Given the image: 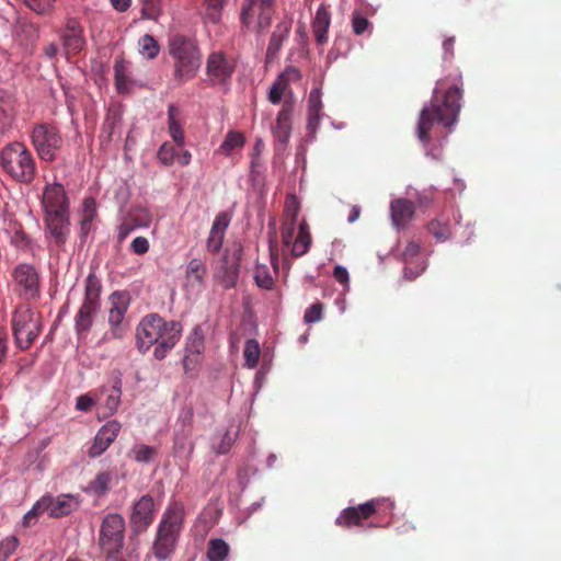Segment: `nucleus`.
I'll return each mask as SVG.
<instances>
[{"label": "nucleus", "instance_id": "nucleus-44", "mask_svg": "<svg viewBox=\"0 0 561 561\" xmlns=\"http://www.w3.org/2000/svg\"><path fill=\"white\" fill-rule=\"evenodd\" d=\"M131 453L137 462H149L157 454V450L154 447L141 444L134 446Z\"/></svg>", "mask_w": 561, "mask_h": 561}, {"label": "nucleus", "instance_id": "nucleus-17", "mask_svg": "<svg viewBox=\"0 0 561 561\" xmlns=\"http://www.w3.org/2000/svg\"><path fill=\"white\" fill-rule=\"evenodd\" d=\"M206 70L214 83H224L232 76L234 64L222 51H214L208 56Z\"/></svg>", "mask_w": 561, "mask_h": 561}, {"label": "nucleus", "instance_id": "nucleus-8", "mask_svg": "<svg viewBox=\"0 0 561 561\" xmlns=\"http://www.w3.org/2000/svg\"><path fill=\"white\" fill-rule=\"evenodd\" d=\"M101 289V280L95 274H89L85 279L84 300L75 318V329L79 337L84 336L92 327L93 316L100 308Z\"/></svg>", "mask_w": 561, "mask_h": 561}, {"label": "nucleus", "instance_id": "nucleus-31", "mask_svg": "<svg viewBox=\"0 0 561 561\" xmlns=\"http://www.w3.org/2000/svg\"><path fill=\"white\" fill-rule=\"evenodd\" d=\"M311 245V234L306 220L299 224L298 233L293 242L291 254L296 257L306 254Z\"/></svg>", "mask_w": 561, "mask_h": 561}, {"label": "nucleus", "instance_id": "nucleus-28", "mask_svg": "<svg viewBox=\"0 0 561 561\" xmlns=\"http://www.w3.org/2000/svg\"><path fill=\"white\" fill-rule=\"evenodd\" d=\"M285 213L289 222H285L282 228V240L284 245L288 247L293 242L296 219L299 214V203L294 196L287 197L285 202Z\"/></svg>", "mask_w": 561, "mask_h": 561}, {"label": "nucleus", "instance_id": "nucleus-34", "mask_svg": "<svg viewBox=\"0 0 561 561\" xmlns=\"http://www.w3.org/2000/svg\"><path fill=\"white\" fill-rule=\"evenodd\" d=\"M427 229H428L430 233L438 242H445L451 236L449 220L446 218H443V217H437V218L433 219L428 224Z\"/></svg>", "mask_w": 561, "mask_h": 561}, {"label": "nucleus", "instance_id": "nucleus-7", "mask_svg": "<svg viewBox=\"0 0 561 561\" xmlns=\"http://www.w3.org/2000/svg\"><path fill=\"white\" fill-rule=\"evenodd\" d=\"M277 0H243L240 10V22L248 31L257 33L270 27L276 11Z\"/></svg>", "mask_w": 561, "mask_h": 561}, {"label": "nucleus", "instance_id": "nucleus-58", "mask_svg": "<svg viewBox=\"0 0 561 561\" xmlns=\"http://www.w3.org/2000/svg\"><path fill=\"white\" fill-rule=\"evenodd\" d=\"M193 443L187 439V436L176 438L174 440L175 453L190 455L193 451Z\"/></svg>", "mask_w": 561, "mask_h": 561}, {"label": "nucleus", "instance_id": "nucleus-1", "mask_svg": "<svg viewBox=\"0 0 561 561\" xmlns=\"http://www.w3.org/2000/svg\"><path fill=\"white\" fill-rule=\"evenodd\" d=\"M461 98V90L457 85L448 88L443 94L438 88L434 90L430 105L422 108L417 123V138L423 144L430 142V131L434 123L444 127H450L456 123Z\"/></svg>", "mask_w": 561, "mask_h": 561}, {"label": "nucleus", "instance_id": "nucleus-64", "mask_svg": "<svg viewBox=\"0 0 561 561\" xmlns=\"http://www.w3.org/2000/svg\"><path fill=\"white\" fill-rule=\"evenodd\" d=\"M8 334L5 329L0 328V363L4 360L8 350Z\"/></svg>", "mask_w": 561, "mask_h": 561}, {"label": "nucleus", "instance_id": "nucleus-56", "mask_svg": "<svg viewBox=\"0 0 561 561\" xmlns=\"http://www.w3.org/2000/svg\"><path fill=\"white\" fill-rule=\"evenodd\" d=\"M149 241L145 237H136L131 243L130 249L133 253L144 255L149 251Z\"/></svg>", "mask_w": 561, "mask_h": 561}, {"label": "nucleus", "instance_id": "nucleus-55", "mask_svg": "<svg viewBox=\"0 0 561 561\" xmlns=\"http://www.w3.org/2000/svg\"><path fill=\"white\" fill-rule=\"evenodd\" d=\"M95 403H98V397H93L90 393L81 394L77 398L76 408L79 411L88 412Z\"/></svg>", "mask_w": 561, "mask_h": 561}, {"label": "nucleus", "instance_id": "nucleus-26", "mask_svg": "<svg viewBox=\"0 0 561 561\" xmlns=\"http://www.w3.org/2000/svg\"><path fill=\"white\" fill-rule=\"evenodd\" d=\"M291 28L290 21H280L274 27V31L271 35L270 43L266 49V61H272L276 58L278 51L282 48V45L285 39H287L289 32Z\"/></svg>", "mask_w": 561, "mask_h": 561}, {"label": "nucleus", "instance_id": "nucleus-12", "mask_svg": "<svg viewBox=\"0 0 561 561\" xmlns=\"http://www.w3.org/2000/svg\"><path fill=\"white\" fill-rule=\"evenodd\" d=\"M392 506V503H387L385 500L373 499L364 504L344 508L336 517L335 524L345 528L362 526L364 520L370 518L382 510L391 508Z\"/></svg>", "mask_w": 561, "mask_h": 561}, {"label": "nucleus", "instance_id": "nucleus-18", "mask_svg": "<svg viewBox=\"0 0 561 561\" xmlns=\"http://www.w3.org/2000/svg\"><path fill=\"white\" fill-rule=\"evenodd\" d=\"M122 425L116 420L106 422L96 433L92 445L88 449L90 458L101 456L116 439L121 432Z\"/></svg>", "mask_w": 561, "mask_h": 561}, {"label": "nucleus", "instance_id": "nucleus-22", "mask_svg": "<svg viewBox=\"0 0 561 561\" xmlns=\"http://www.w3.org/2000/svg\"><path fill=\"white\" fill-rule=\"evenodd\" d=\"M331 20L332 14L330 11V5L325 2H322L318 7L311 23L314 41L318 46H323L328 43V33L331 25Z\"/></svg>", "mask_w": 561, "mask_h": 561}, {"label": "nucleus", "instance_id": "nucleus-40", "mask_svg": "<svg viewBox=\"0 0 561 561\" xmlns=\"http://www.w3.org/2000/svg\"><path fill=\"white\" fill-rule=\"evenodd\" d=\"M244 142L245 138L241 133L230 130L227 133L225 140L220 145V150L226 154H229L233 149L243 147Z\"/></svg>", "mask_w": 561, "mask_h": 561}, {"label": "nucleus", "instance_id": "nucleus-10", "mask_svg": "<svg viewBox=\"0 0 561 561\" xmlns=\"http://www.w3.org/2000/svg\"><path fill=\"white\" fill-rule=\"evenodd\" d=\"M31 138L37 154L44 161L55 160L64 144L59 130L47 123L35 125Z\"/></svg>", "mask_w": 561, "mask_h": 561}, {"label": "nucleus", "instance_id": "nucleus-32", "mask_svg": "<svg viewBox=\"0 0 561 561\" xmlns=\"http://www.w3.org/2000/svg\"><path fill=\"white\" fill-rule=\"evenodd\" d=\"M180 111L174 104L168 106V127L173 141L182 147L184 145V131L179 121Z\"/></svg>", "mask_w": 561, "mask_h": 561}, {"label": "nucleus", "instance_id": "nucleus-54", "mask_svg": "<svg viewBox=\"0 0 561 561\" xmlns=\"http://www.w3.org/2000/svg\"><path fill=\"white\" fill-rule=\"evenodd\" d=\"M225 234L210 230L207 239V250L216 253L221 249Z\"/></svg>", "mask_w": 561, "mask_h": 561}, {"label": "nucleus", "instance_id": "nucleus-43", "mask_svg": "<svg viewBox=\"0 0 561 561\" xmlns=\"http://www.w3.org/2000/svg\"><path fill=\"white\" fill-rule=\"evenodd\" d=\"M288 90L287 83L277 77L270 88L267 99L272 104H278Z\"/></svg>", "mask_w": 561, "mask_h": 561}, {"label": "nucleus", "instance_id": "nucleus-61", "mask_svg": "<svg viewBox=\"0 0 561 561\" xmlns=\"http://www.w3.org/2000/svg\"><path fill=\"white\" fill-rule=\"evenodd\" d=\"M420 252V244L415 241H410L403 253H402V256H403V260L405 263H408L410 260H412L414 256H416Z\"/></svg>", "mask_w": 561, "mask_h": 561}, {"label": "nucleus", "instance_id": "nucleus-27", "mask_svg": "<svg viewBox=\"0 0 561 561\" xmlns=\"http://www.w3.org/2000/svg\"><path fill=\"white\" fill-rule=\"evenodd\" d=\"M206 264L201 259H192L185 272V286L201 290L205 286Z\"/></svg>", "mask_w": 561, "mask_h": 561}, {"label": "nucleus", "instance_id": "nucleus-48", "mask_svg": "<svg viewBox=\"0 0 561 561\" xmlns=\"http://www.w3.org/2000/svg\"><path fill=\"white\" fill-rule=\"evenodd\" d=\"M112 476L110 472H100L95 479L91 482V488L99 494H104L110 489Z\"/></svg>", "mask_w": 561, "mask_h": 561}, {"label": "nucleus", "instance_id": "nucleus-4", "mask_svg": "<svg viewBox=\"0 0 561 561\" xmlns=\"http://www.w3.org/2000/svg\"><path fill=\"white\" fill-rule=\"evenodd\" d=\"M0 165L3 172L18 183L30 184L36 175V163L23 142L13 141L0 152Z\"/></svg>", "mask_w": 561, "mask_h": 561}, {"label": "nucleus", "instance_id": "nucleus-42", "mask_svg": "<svg viewBox=\"0 0 561 561\" xmlns=\"http://www.w3.org/2000/svg\"><path fill=\"white\" fill-rule=\"evenodd\" d=\"M140 2L142 18L157 21L162 12L161 0H140Z\"/></svg>", "mask_w": 561, "mask_h": 561}, {"label": "nucleus", "instance_id": "nucleus-14", "mask_svg": "<svg viewBox=\"0 0 561 561\" xmlns=\"http://www.w3.org/2000/svg\"><path fill=\"white\" fill-rule=\"evenodd\" d=\"M45 231L47 238H50L54 243L61 248L70 233V219L69 213H55L44 215Z\"/></svg>", "mask_w": 561, "mask_h": 561}, {"label": "nucleus", "instance_id": "nucleus-53", "mask_svg": "<svg viewBox=\"0 0 561 561\" xmlns=\"http://www.w3.org/2000/svg\"><path fill=\"white\" fill-rule=\"evenodd\" d=\"M234 440L236 435H232L229 431H227L222 436L220 443L217 446H214L215 453L218 455L227 454L231 449Z\"/></svg>", "mask_w": 561, "mask_h": 561}, {"label": "nucleus", "instance_id": "nucleus-33", "mask_svg": "<svg viewBox=\"0 0 561 561\" xmlns=\"http://www.w3.org/2000/svg\"><path fill=\"white\" fill-rule=\"evenodd\" d=\"M227 2L228 0H204L202 4L204 10L203 18L213 24L219 23Z\"/></svg>", "mask_w": 561, "mask_h": 561}, {"label": "nucleus", "instance_id": "nucleus-16", "mask_svg": "<svg viewBox=\"0 0 561 561\" xmlns=\"http://www.w3.org/2000/svg\"><path fill=\"white\" fill-rule=\"evenodd\" d=\"M42 205L44 215L69 213V201L65 188L59 183L47 184L43 192Z\"/></svg>", "mask_w": 561, "mask_h": 561}, {"label": "nucleus", "instance_id": "nucleus-46", "mask_svg": "<svg viewBox=\"0 0 561 561\" xmlns=\"http://www.w3.org/2000/svg\"><path fill=\"white\" fill-rule=\"evenodd\" d=\"M371 27L369 20L359 11L352 14V28L356 35H363Z\"/></svg>", "mask_w": 561, "mask_h": 561}, {"label": "nucleus", "instance_id": "nucleus-19", "mask_svg": "<svg viewBox=\"0 0 561 561\" xmlns=\"http://www.w3.org/2000/svg\"><path fill=\"white\" fill-rule=\"evenodd\" d=\"M77 502L70 495H45L37 501V508H43L49 517L59 518L69 515L77 508Z\"/></svg>", "mask_w": 561, "mask_h": 561}, {"label": "nucleus", "instance_id": "nucleus-39", "mask_svg": "<svg viewBox=\"0 0 561 561\" xmlns=\"http://www.w3.org/2000/svg\"><path fill=\"white\" fill-rule=\"evenodd\" d=\"M139 53L149 59H153L160 51V46L153 36L145 34L139 38Z\"/></svg>", "mask_w": 561, "mask_h": 561}, {"label": "nucleus", "instance_id": "nucleus-29", "mask_svg": "<svg viewBox=\"0 0 561 561\" xmlns=\"http://www.w3.org/2000/svg\"><path fill=\"white\" fill-rule=\"evenodd\" d=\"M271 263L272 268L266 264H256L254 279L261 288L271 289L274 285V275L278 272L277 256L274 253L271 254Z\"/></svg>", "mask_w": 561, "mask_h": 561}, {"label": "nucleus", "instance_id": "nucleus-5", "mask_svg": "<svg viewBox=\"0 0 561 561\" xmlns=\"http://www.w3.org/2000/svg\"><path fill=\"white\" fill-rule=\"evenodd\" d=\"M169 54L174 60V78L181 82L192 80L201 67V53L188 37L175 34L169 39Z\"/></svg>", "mask_w": 561, "mask_h": 561}, {"label": "nucleus", "instance_id": "nucleus-35", "mask_svg": "<svg viewBox=\"0 0 561 561\" xmlns=\"http://www.w3.org/2000/svg\"><path fill=\"white\" fill-rule=\"evenodd\" d=\"M242 254V249L238 248L233 254L232 259L230 260L228 256L225 257V273L227 274V283L226 287H233L236 285L238 274H239V267H240V259Z\"/></svg>", "mask_w": 561, "mask_h": 561}, {"label": "nucleus", "instance_id": "nucleus-47", "mask_svg": "<svg viewBox=\"0 0 561 561\" xmlns=\"http://www.w3.org/2000/svg\"><path fill=\"white\" fill-rule=\"evenodd\" d=\"M19 543V539L15 536L4 538L0 542V561H7L8 558L16 550Z\"/></svg>", "mask_w": 561, "mask_h": 561}, {"label": "nucleus", "instance_id": "nucleus-13", "mask_svg": "<svg viewBox=\"0 0 561 561\" xmlns=\"http://www.w3.org/2000/svg\"><path fill=\"white\" fill-rule=\"evenodd\" d=\"M59 37L67 56L77 55L85 46L84 30L75 18H68L60 30Z\"/></svg>", "mask_w": 561, "mask_h": 561}, {"label": "nucleus", "instance_id": "nucleus-60", "mask_svg": "<svg viewBox=\"0 0 561 561\" xmlns=\"http://www.w3.org/2000/svg\"><path fill=\"white\" fill-rule=\"evenodd\" d=\"M135 229H137L133 222L130 220H128L127 218H125L122 224L118 226V231H117V239H118V242H123L128 236L130 232H133Z\"/></svg>", "mask_w": 561, "mask_h": 561}, {"label": "nucleus", "instance_id": "nucleus-23", "mask_svg": "<svg viewBox=\"0 0 561 561\" xmlns=\"http://www.w3.org/2000/svg\"><path fill=\"white\" fill-rule=\"evenodd\" d=\"M293 104L285 102L277 114L276 124L272 127L274 137L279 144L286 145L291 134Z\"/></svg>", "mask_w": 561, "mask_h": 561}, {"label": "nucleus", "instance_id": "nucleus-51", "mask_svg": "<svg viewBox=\"0 0 561 561\" xmlns=\"http://www.w3.org/2000/svg\"><path fill=\"white\" fill-rule=\"evenodd\" d=\"M175 150L174 147L164 142L158 150V159L164 164L170 165L174 161Z\"/></svg>", "mask_w": 561, "mask_h": 561}, {"label": "nucleus", "instance_id": "nucleus-9", "mask_svg": "<svg viewBox=\"0 0 561 561\" xmlns=\"http://www.w3.org/2000/svg\"><path fill=\"white\" fill-rule=\"evenodd\" d=\"M125 519L121 514H107L101 524L99 542L107 557L117 554L124 546Z\"/></svg>", "mask_w": 561, "mask_h": 561}, {"label": "nucleus", "instance_id": "nucleus-36", "mask_svg": "<svg viewBox=\"0 0 561 561\" xmlns=\"http://www.w3.org/2000/svg\"><path fill=\"white\" fill-rule=\"evenodd\" d=\"M229 545L220 538H213L208 541L207 559L209 561H224L229 554Z\"/></svg>", "mask_w": 561, "mask_h": 561}, {"label": "nucleus", "instance_id": "nucleus-11", "mask_svg": "<svg viewBox=\"0 0 561 561\" xmlns=\"http://www.w3.org/2000/svg\"><path fill=\"white\" fill-rule=\"evenodd\" d=\"M14 293L25 299L34 300L39 297L41 275L37 268L28 263H20L12 271Z\"/></svg>", "mask_w": 561, "mask_h": 561}, {"label": "nucleus", "instance_id": "nucleus-3", "mask_svg": "<svg viewBox=\"0 0 561 561\" xmlns=\"http://www.w3.org/2000/svg\"><path fill=\"white\" fill-rule=\"evenodd\" d=\"M183 504L178 501L171 502L158 525L157 534L150 552L146 557V561H149L151 556L160 561H165L173 554L183 527Z\"/></svg>", "mask_w": 561, "mask_h": 561}, {"label": "nucleus", "instance_id": "nucleus-37", "mask_svg": "<svg viewBox=\"0 0 561 561\" xmlns=\"http://www.w3.org/2000/svg\"><path fill=\"white\" fill-rule=\"evenodd\" d=\"M96 215V210L94 207V201L93 199H85L84 202V210H83V217L80 221V237L87 238V236L91 231L92 221Z\"/></svg>", "mask_w": 561, "mask_h": 561}, {"label": "nucleus", "instance_id": "nucleus-25", "mask_svg": "<svg viewBox=\"0 0 561 561\" xmlns=\"http://www.w3.org/2000/svg\"><path fill=\"white\" fill-rule=\"evenodd\" d=\"M392 224L397 228H404L411 221L415 207L414 204L405 198H398L390 205Z\"/></svg>", "mask_w": 561, "mask_h": 561}, {"label": "nucleus", "instance_id": "nucleus-49", "mask_svg": "<svg viewBox=\"0 0 561 561\" xmlns=\"http://www.w3.org/2000/svg\"><path fill=\"white\" fill-rule=\"evenodd\" d=\"M322 312H323V304L320 301H317L312 304L304 314V320L306 323H316L322 319Z\"/></svg>", "mask_w": 561, "mask_h": 561}, {"label": "nucleus", "instance_id": "nucleus-45", "mask_svg": "<svg viewBox=\"0 0 561 561\" xmlns=\"http://www.w3.org/2000/svg\"><path fill=\"white\" fill-rule=\"evenodd\" d=\"M14 108L11 102L0 99V130H4L11 125Z\"/></svg>", "mask_w": 561, "mask_h": 561}, {"label": "nucleus", "instance_id": "nucleus-20", "mask_svg": "<svg viewBox=\"0 0 561 561\" xmlns=\"http://www.w3.org/2000/svg\"><path fill=\"white\" fill-rule=\"evenodd\" d=\"M111 309L108 312V323L111 333L116 339H122L125 332L123 320L128 308L126 297L118 293H113L110 297Z\"/></svg>", "mask_w": 561, "mask_h": 561}, {"label": "nucleus", "instance_id": "nucleus-6", "mask_svg": "<svg viewBox=\"0 0 561 561\" xmlns=\"http://www.w3.org/2000/svg\"><path fill=\"white\" fill-rule=\"evenodd\" d=\"M11 324L14 343L21 351L30 348L42 331L41 316L28 307L18 308Z\"/></svg>", "mask_w": 561, "mask_h": 561}, {"label": "nucleus", "instance_id": "nucleus-57", "mask_svg": "<svg viewBox=\"0 0 561 561\" xmlns=\"http://www.w3.org/2000/svg\"><path fill=\"white\" fill-rule=\"evenodd\" d=\"M11 242L16 248L25 249L30 244V238L23 231V229L19 228L14 231V233L11 237Z\"/></svg>", "mask_w": 561, "mask_h": 561}, {"label": "nucleus", "instance_id": "nucleus-15", "mask_svg": "<svg viewBox=\"0 0 561 561\" xmlns=\"http://www.w3.org/2000/svg\"><path fill=\"white\" fill-rule=\"evenodd\" d=\"M156 505L151 495H142L133 506L130 524L136 533H144L154 519Z\"/></svg>", "mask_w": 561, "mask_h": 561}, {"label": "nucleus", "instance_id": "nucleus-2", "mask_svg": "<svg viewBox=\"0 0 561 561\" xmlns=\"http://www.w3.org/2000/svg\"><path fill=\"white\" fill-rule=\"evenodd\" d=\"M181 330L182 327L179 322H168L157 313L148 314L140 321L136 330L138 348L141 353H146L152 345H156L154 357L163 359L180 340Z\"/></svg>", "mask_w": 561, "mask_h": 561}, {"label": "nucleus", "instance_id": "nucleus-30", "mask_svg": "<svg viewBox=\"0 0 561 561\" xmlns=\"http://www.w3.org/2000/svg\"><path fill=\"white\" fill-rule=\"evenodd\" d=\"M322 112L321 94L318 89L311 90L308 100V123L307 129L309 134H316Z\"/></svg>", "mask_w": 561, "mask_h": 561}, {"label": "nucleus", "instance_id": "nucleus-24", "mask_svg": "<svg viewBox=\"0 0 561 561\" xmlns=\"http://www.w3.org/2000/svg\"><path fill=\"white\" fill-rule=\"evenodd\" d=\"M114 79L118 93H128L135 84L131 64L122 56L115 58Z\"/></svg>", "mask_w": 561, "mask_h": 561}, {"label": "nucleus", "instance_id": "nucleus-52", "mask_svg": "<svg viewBox=\"0 0 561 561\" xmlns=\"http://www.w3.org/2000/svg\"><path fill=\"white\" fill-rule=\"evenodd\" d=\"M230 221L231 216L226 211H221L215 217L210 230L225 234L226 229L228 228Z\"/></svg>", "mask_w": 561, "mask_h": 561}, {"label": "nucleus", "instance_id": "nucleus-50", "mask_svg": "<svg viewBox=\"0 0 561 561\" xmlns=\"http://www.w3.org/2000/svg\"><path fill=\"white\" fill-rule=\"evenodd\" d=\"M25 4L38 14L50 12L55 0H24Z\"/></svg>", "mask_w": 561, "mask_h": 561}, {"label": "nucleus", "instance_id": "nucleus-38", "mask_svg": "<svg viewBox=\"0 0 561 561\" xmlns=\"http://www.w3.org/2000/svg\"><path fill=\"white\" fill-rule=\"evenodd\" d=\"M261 350L256 340H248L243 350L244 365L248 368L256 367L260 358Z\"/></svg>", "mask_w": 561, "mask_h": 561}, {"label": "nucleus", "instance_id": "nucleus-59", "mask_svg": "<svg viewBox=\"0 0 561 561\" xmlns=\"http://www.w3.org/2000/svg\"><path fill=\"white\" fill-rule=\"evenodd\" d=\"M301 75L300 71L295 67H287L279 76L278 78L283 80L285 83H287V87L289 88V83L291 81H298L300 79Z\"/></svg>", "mask_w": 561, "mask_h": 561}, {"label": "nucleus", "instance_id": "nucleus-21", "mask_svg": "<svg viewBox=\"0 0 561 561\" xmlns=\"http://www.w3.org/2000/svg\"><path fill=\"white\" fill-rule=\"evenodd\" d=\"M122 397V379L115 376L111 385L103 386L98 396V403L101 409H104V415L114 414L119 405Z\"/></svg>", "mask_w": 561, "mask_h": 561}, {"label": "nucleus", "instance_id": "nucleus-62", "mask_svg": "<svg viewBox=\"0 0 561 561\" xmlns=\"http://www.w3.org/2000/svg\"><path fill=\"white\" fill-rule=\"evenodd\" d=\"M43 508H37V502L31 511H28L23 517V525L25 527L31 526L37 519L38 515L43 514Z\"/></svg>", "mask_w": 561, "mask_h": 561}, {"label": "nucleus", "instance_id": "nucleus-41", "mask_svg": "<svg viewBox=\"0 0 561 561\" xmlns=\"http://www.w3.org/2000/svg\"><path fill=\"white\" fill-rule=\"evenodd\" d=\"M136 228L148 227L151 222V216L149 211L141 207L131 209L127 217Z\"/></svg>", "mask_w": 561, "mask_h": 561}, {"label": "nucleus", "instance_id": "nucleus-63", "mask_svg": "<svg viewBox=\"0 0 561 561\" xmlns=\"http://www.w3.org/2000/svg\"><path fill=\"white\" fill-rule=\"evenodd\" d=\"M333 277L341 284L348 283V272L345 267L341 265L334 267Z\"/></svg>", "mask_w": 561, "mask_h": 561}]
</instances>
